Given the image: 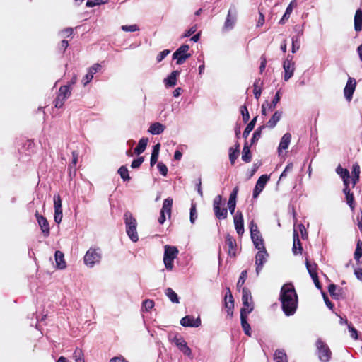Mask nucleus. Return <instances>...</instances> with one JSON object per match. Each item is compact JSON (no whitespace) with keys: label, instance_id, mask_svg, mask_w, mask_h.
Listing matches in <instances>:
<instances>
[{"label":"nucleus","instance_id":"nucleus-1","mask_svg":"<svg viewBox=\"0 0 362 362\" xmlns=\"http://www.w3.org/2000/svg\"><path fill=\"white\" fill-rule=\"evenodd\" d=\"M280 300L286 315L291 316L296 313L298 308V295L293 284H288L281 287Z\"/></svg>","mask_w":362,"mask_h":362},{"label":"nucleus","instance_id":"nucleus-2","mask_svg":"<svg viewBox=\"0 0 362 362\" xmlns=\"http://www.w3.org/2000/svg\"><path fill=\"white\" fill-rule=\"evenodd\" d=\"M124 219L128 236L133 242H137L139 236L136 231L137 221L136 218L130 211H127L124 214Z\"/></svg>","mask_w":362,"mask_h":362},{"label":"nucleus","instance_id":"nucleus-3","mask_svg":"<svg viewBox=\"0 0 362 362\" xmlns=\"http://www.w3.org/2000/svg\"><path fill=\"white\" fill-rule=\"evenodd\" d=\"M164 249V264L168 270L171 271L173 268L174 259L177 257L179 251L176 247L170 245H165Z\"/></svg>","mask_w":362,"mask_h":362},{"label":"nucleus","instance_id":"nucleus-4","mask_svg":"<svg viewBox=\"0 0 362 362\" xmlns=\"http://www.w3.org/2000/svg\"><path fill=\"white\" fill-rule=\"evenodd\" d=\"M222 205H223L222 197L221 195H217L213 202V210L216 218L218 220L226 219L228 216L227 208H221Z\"/></svg>","mask_w":362,"mask_h":362},{"label":"nucleus","instance_id":"nucleus-5","mask_svg":"<svg viewBox=\"0 0 362 362\" xmlns=\"http://www.w3.org/2000/svg\"><path fill=\"white\" fill-rule=\"evenodd\" d=\"M189 49L188 45H182L173 53V58L176 59L177 64H182L187 59L191 57V54L187 53Z\"/></svg>","mask_w":362,"mask_h":362},{"label":"nucleus","instance_id":"nucleus-6","mask_svg":"<svg viewBox=\"0 0 362 362\" xmlns=\"http://www.w3.org/2000/svg\"><path fill=\"white\" fill-rule=\"evenodd\" d=\"M316 346L320 360L322 362L329 361L331 358L332 352L328 346L322 340L319 339L316 342Z\"/></svg>","mask_w":362,"mask_h":362},{"label":"nucleus","instance_id":"nucleus-7","mask_svg":"<svg viewBox=\"0 0 362 362\" xmlns=\"http://www.w3.org/2000/svg\"><path fill=\"white\" fill-rule=\"evenodd\" d=\"M101 259L100 252L95 248H90L84 256V263L92 267L96 263H98Z\"/></svg>","mask_w":362,"mask_h":362},{"label":"nucleus","instance_id":"nucleus-8","mask_svg":"<svg viewBox=\"0 0 362 362\" xmlns=\"http://www.w3.org/2000/svg\"><path fill=\"white\" fill-rule=\"evenodd\" d=\"M35 216L44 237L47 238L50 235V227L47 219L40 214L38 211H35Z\"/></svg>","mask_w":362,"mask_h":362},{"label":"nucleus","instance_id":"nucleus-9","mask_svg":"<svg viewBox=\"0 0 362 362\" xmlns=\"http://www.w3.org/2000/svg\"><path fill=\"white\" fill-rule=\"evenodd\" d=\"M267 257H268V253H267L265 247L264 249L259 250V251L256 254L255 265H256V273L257 275L262 271L264 263L267 262Z\"/></svg>","mask_w":362,"mask_h":362},{"label":"nucleus","instance_id":"nucleus-10","mask_svg":"<svg viewBox=\"0 0 362 362\" xmlns=\"http://www.w3.org/2000/svg\"><path fill=\"white\" fill-rule=\"evenodd\" d=\"M253 310V308H242L240 310V321H241V326L243 327V329L245 332V334L247 336H250V325L247 322V314L250 313Z\"/></svg>","mask_w":362,"mask_h":362},{"label":"nucleus","instance_id":"nucleus-11","mask_svg":"<svg viewBox=\"0 0 362 362\" xmlns=\"http://www.w3.org/2000/svg\"><path fill=\"white\" fill-rule=\"evenodd\" d=\"M356 87V79L349 76L344 89V97L349 102L351 101L353 98V94L355 91Z\"/></svg>","mask_w":362,"mask_h":362},{"label":"nucleus","instance_id":"nucleus-12","mask_svg":"<svg viewBox=\"0 0 362 362\" xmlns=\"http://www.w3.org/2000/svg\"><path fill=\"white\" fill-rule=\"evenodd\" d=\"M269 180V176L264 174L261 175L259 179L257 181V183L255 185V189L253 190V198H257L259 194L261 193V192L264 188L267 182Z\"/></svg>","mask_w":362,"mask_h":362},{"label":"nucleus","instance_id":"nucleus-13","mask_svg":"<svg viewBox=\"0 0 362 362\" xmlns=\"http://www.w3.org/2000/svg\"><path fill=\"white\" fill-rule=\"evenodd\" d=\"M289 55L287 57V59L284 62L283 67L284 69V79L285 81H288L293 75V72L295 70V64L292 62L291 59H288Z\"/></svg>","mask_w":362,"mask_h":362},{"label":"nucleus","instance_id":"nucleus-14","mask_svg":"<svg viewBox=\"0 0 362 362\" xmlns=\"http://www.w3.org/2000/svg\"><path fill=\"white\" fill-rule=\"evenodd\" d=\"M234 226L238 235L244 233V219L241 211H238L233 217Z\"/></svg>","mask_w":362,"mask_h":362},{"label":"nucleus","instance_id":"nucleus-15","mask_svg":"<svg viewBox=\"0 0 362 362\" xmlns=\"http://www.w3.org/2000/svg\"><path fill=\"white\" fill-rule=\"evenodd\" d=\"M180 324L183 327H198L201 325V320L199 317L186 315L180 320Z\"/></svg>","mask_w":362,"mask_h":362},{"label":"nucleus","instance_id":"nucleus-16","mask_svg":"<svg viewBox=\"0 0 362 362\" xmlns=\"http://www.w3.org/2000/svg\"><path fill=\"white\" fill-rule=\"evenodd\" d=\"M173 341L175 342V345L177 346V348L186 356H191L192 354V350L191 349L187 346V342L185 341V339L182 337H175L173 339Z\"/></svg>","mask_w":362,"mask_h":362},{"label":"nucleus","instance_id":"nucleus-17","mask_svg":"<svg viewBox=\"0 0 362 362\" xmlns=\"http://www.w3.org/2000/svg\"><path fill=\"white\" fill-rule=\"evenodd\" d=\"M226 245L228 247V253L230 256H236L237 243L235 239L230 234L226 235Z\"/></svg>","mask_w":362,"mask_h":362},{"label":"nucleus","instance_id":"nucleus-18","mask_svg":"<svg viewBox=\"0 0 362 362\" xmlns=\"http://www.w3.org/2000/svg\"><path fill=\"white\" fill-rule=\"evenodd\" d=\"M242 301L243 308H254V306L252 305V302L250 303L249 301H252V295L251 292L249 288L246 287H243L242 289Z\"/></svg>","mask_w":362,"mask_h":362},{"label":"nucleus","instance_id":"nucleus-19","mask_svg":"<svg viewBox=\"0 0 362 362\" xmlns=\"http://www.w3.org/2000/svg\"><path fill=\"white\" fill-rule=\"evenodd\" d=\"M254 231L255 233L252 232V234H250V235H251V238H252V240L253 242L255 247L257 250L264 249L265 247H264V240L262 239L260 232L256 231L255 230Z\"/></svg>","mask_w":362,"mask_h":362},{"label":"nucleus","instance_id":"nucleus-20","mask_svg":"<svg viewBox=\"0 0 362 362\" xmlns=\"http://www.w3.org/2000/svg\"><path fill=\"white\" fill-rule=\"evenodd\" d=\"M236 21V13L235 11L232 12L231 9L228 11L226 21L224 23L223 28L226 30H231L233 28Z\"/></svg>","mask_w":362,"mask_h":362},{"label":"nucleus","instance_id":"nucleus-21","mask_svg":"<svg viewBox=\"0 0 362 362\" xmlns=\"http://www.w3.org/2000/svg\"><path fill=\"white\" fill-rule=\"evenodd\" d=\"M293 248H292L293 252L295 255L301 254L302 251H303V247L301 246L298 233L296 230H293Z\"/></svg>","mask_w":362,"mask_h":362},{"label":"nucleus","instance_id":"nucleus-22","mask_svg":"<svg viewBox=\"0 0 362 362\" xmlns=\"http://www.w3.org/2000/svg\"><path fill=\"white\" fill-rule=\"evenodd\" d=\"M282 111L277 110L276 111L270 118V119L267 122L266 127L269 129H273L277 124V122L281 119L282 117Z\"/></svg>","mask_w":362,"mask_h":362},{"label":"nucleus","instance_id":"nucleus-23","mask_svg":"<svg viewBox=\"0 0 362 362\" xmlns=\"http://www.w3.org/2000/svg\"><path fill=\"white\" fill-rule=\"evenodd\" d=\"M360 173H361L360 165H358V163H355L354 164H353V166H352V174H353V177L351 179L352 187H354L355 185L358 182L359 177H360Z\"/></svg>","mask_w":362,"mask_h":362},{"label":"nucleus","instance_id":"nucleus-24","mask_svg":"<svg viewBox=\"0 0 362 362\" xmlns=\"http://www.w3.org/2000/svg\"><path fill=\"white\" fill-rule=\"evenodd\" d=\"M354 29L356 32L362 30V10L358 8L356 10L354 16Z\"/></svg>","mask_w":362,"mask_h":362},{"label":"nucleus","instance_id":"nucleus-25","mask_svg":"<svg viewBox=\"0 0 362 362\" xmlns=\"http://www.w3.org/2000/svg\"><path fill=\"white\" fill-rule=\"evenodd\" d=\"M180 74V72L177 70L172 71L168 78L165 79V86L168 87L175 86L177 82V76H179Z\"/></svg>","mask_w":362,"mask_h":362},{"label":"nucleus","instance_id":"nucleus-26","mask_svg":"<svg viewBox=\"0 0 362 362\" xmlns=\"http://www.w3.org/2000/svg\"><path fill=\"white\" fill-rule=\"evenodd\" d=\"M165 129V127L161 123L154 122L150 126L148 132L153 135H157L163 133Z\"/></svg>","mask_w":362,"mask_h":362},{"label":"nucleus","instance_id":"nucleus-27","mask_svg":"<svg viewBox=\"0 0 362 362\" xmlns=\"http://www.w3.org/2000/svg\"><path fill=\"white\" fill-rule=\"evenodd\" d=\"M250 146H249L248 143L245 141L242 151V160L245 163H250L252 160Z\"/></svg>","mask_w":362,"mask_h":362},{"label":"nucleus","instance_id":"nucleus-28","mask_svg":"<svg viewBox=\"0 0 362 362\" xmlns=\"http://www.w3.org/2000/svg\"><path fill=\"white\" fill-rule=\"evenodd\" d=\"M291 135L290 133H286L281 138L280 144L279 145V151L286 150L288 148L291 142Z\"/></svg>","mask_w":362,"mask_h":362},{"label":"nucleus","instance_id":"nucleus-29","mask_svg":"<svg viewBox=\"0 0 362 362\" xmlns=\"http://www.w3.org/2000/svg\"><path fill=\"white\" fill-rule=\"evenodd\" d=\"M173 202V200L170 197L165 199L163 201V206H162L161 211H160L161 212H163L164 214H167L169 217H170V216H171Z\"/></svg>","mask_w":362,"mask_h":362},{"label":"nucleus","instance_id":"nucleus-30","mask_svg":"<svg viewBox=\"0 0 362 362\" xmlns=\"http://www.w3.org/2000/svg\"><path fill=\"white\" fill-rule=\"evenodd\" d=\"M54 256L57 268L61 269H64L66 267V262L64 261V254L58 250L55 252Z\"/></svg>","mask_w":362,"mask_h":362},{"label":"nucleus","instance_id":"nucleus-31","mask_svg":"<svg viewBox=\"0 0 362 362\" xmlns=\"http://www.w3.org/2000/svg\"><path fill=\"white\" fill-rule=\"evenodd\" d=\"M148 139V138H141L134 149V153L137 155L142 153L146 148Z\"/></svg>","mask_w":362,"mask_h":362},{"label":"nucleus","instance_id":"nucleus-32","mask_svg":"<svg viewBox=\"0 0 362 362\" xmlns=\"http://www.w3.org/2000/svg\"><path fill=\"white\" fill-rule=\"evenodd\" d=\"M225 307L227 309L228 315H233V310L234 308V300L232 293H230V300H228V294H226L224 298Z\"/></svg>","mask_w":362,"mask_h":362},{"label":"nucleus","instance_id":"nucleus-33","mask_svg":"<svg viewBox=\"0 0 362 362\" xmlns=\"http://www.w3.org/2000/svg\"><path fill=\"white\" fill-rule=\"evenodd\" d=\"M280 99H281V93H280V90H278L276 93L272 103H269L267 100L265 101V103H267V106H268V110L269 111H273L276 108V105L280 101Z\"/></svg>","mask_w":362,"mask_h":362},{"label":"nucleus","instance_id":"nucleus-34","mask_svg":"<svg viewBox=\"0 0 362 362\" xmlns=\"http://www.w3.org/2000/svg\"><path fill=\"white\" fill-rule=\"evenodd\" d=\"M265 128H266L265 125H261L254 132V133L252 134V137L250 140V146H252L254 144L257 142V141L260 139V137L262 136V130L264 129Z\"/></svg>","mask_w":362,"mask_h":362},{"label":"nucleus","instance_id":"nucleus-35","mask_svg":"<svg viewBox=\"0 0 362 362\" xmlns=\"http://www.w3.org/2000/svg\"><path fill=\"white\" fill-rule=\"evenodd\" d=\"M262 82L260 81V79L255 80L253 84V93L255 98L258 100L262 94Z\"/></svg>","mask_w":362,"mask_h":362},{"label":"nucleus","instance_id":"nucleus-36","mask_svg":"<svg viewBox=\"0 0 362 362\" xmlns=\"http://www.w3.org/2000/svg\"><path fill=\"white\" fill-rule=\"evenodd\" d=\"M257 116L255 117L247 125L246 128L245 129L243 133V138L245 139H247V136H249L250 133L252 131V129H254L255 124H256V122H257Z\"/></svg>","mask_w":362,"mask_h":362},{"label":"nucleus","instance_id":"nucleus-37","mask_svg":"<svg viewBox=\"0 0 362 362\" xmlns=\"http://www.w3.org/2000/svg\"><path fill=\"white\" fill-rule=\"evenodd\" d=\"M71 93L70 86L66 85L59 88L58 95L66 100L71 95Z\"/></svg>","mask_w":362,"mask_h":362},{"label":"nucleus","instance_id":"nucleus-38","mask_svg":"<svg viewBox=\"0 0 362 362\" xmlns=\"http://www.w3.org/2000/svg\"><path fill=\"white\" fill-rule=\"evenodd\" d=\"M165 295L168 297V298L170 300L171 302L174 303H179V298L177 296V294L171 288H168L165 290Z\"/></svg>","mask_w":362,"mask_h":362},{"label":"nucleus","instance_id":"nucleus-39","mask_svg":"<svg viewBox=\"0 0 362 362\" xmlns=\"http://www.w3.org/2000/svg\"><path fill=\"white\" fill-rule=\"evenodd\" d=\"M305 264H306V268L308 269V272L310 274V276H311V278H313L314 276V275L315 276H317V264H315V263H313V264H311L308 262V260H306V262H305Z\"/></svg>","mask_w":362,"mask_h":362},{"label":"nucleus","instance_id":"nucleus-40","mask_svg":"<svg viewBox=\"0 0 362 362\" xmlns=\"http://www.w3.org/2000/svg\"><path fill=\"white\" fill-rule=\"evenodd\" d=\"M274 359L275 362H287L286 354L284 351L276 350L274 353Z\"/></svg>","mask_w":362,"mask_h":362},{"label":"nucleus","instance_id":"nucleus-41","mask_svg":"<svg viewBox=\"0 0 362 362\" xmlns=\"http://www.w3.org/2000/svg\"><path fill=\"white\" fill-rule=\"evenodd\" d=\"M117 173L120 175L121 178L124 181H129L131 180V177L129 175L128 169L126 166L122 165L119 169Z\"/></svg>","mask_w":362,"mask_h":362},{"label":"nucleus","instance_id":"nucleus-42","mask_svg":"<svg viewBox=\"0 0 362 362\" xmlns=\"http://www.w3.org/2000/svg\"><path fill=\"white\" fill-rule=\"evenodd\" d=\"M362 257V241L358 240L356 243V247L354 252V259L360 263V259Z\"/></svg>","mask_w":362,"mask_h":362},{"label":"nucleus","instance_id":"nucleus-43","mask_svg":"<svg viewBox=\"0 0 362 362\" xmlns=\"http://www.w3.org/2000/svg\"><path fill=\"white\" fill-rule=\"evenodd\" d=\"M336 172L343 180L350 177L349 171L346 168H343L340 165L336 168Z\"/></svg>","mask_w":362,"mask_h":362},{"label":"nucleus","instance_id":"nucleus-44","mask_svg":"<svg viewBox=\"0 0 362 362\" xmlns=\"http://www.w3.org/2000/svg\"><path fill=\"white\" fill-rule=\"evenodd\" d=\"M72 160L71 164L69 166V170L71 172L72 168H75L78 159V152L77 151H73L72 153ZM74 173H76V169L74 170Z\"/></svg>","mask_w":362,"mask_h":362},{"label":"nucleus","instance_id":"nucleus-45","mask_svg":"<svg viewBox=\"0 0 362 362\" xmlns=\"http://www.w3.org/2000/svg\"><path fill=\"white\" fill-rule=\"evenodd\" d=\"M247 277V270H243L240 275L239 279L237 283V288L240 290V288L243 286Z\"/></svg>","mask_w":362,"mask_h":362},{"label":"nucleus","instance_id":"nucleus-46","mask_svg":"<svg viewBox=\"0 0 362 362\" xmlns=\"http://www.w3.org/2000/svg\"><path fill=\"white\" fill-rule=\"evenodd\" d=\"M76 362H85L83 354L81 349L76 348L73 354Z\"/></svg>","mask_w":362,"mask_h":362},{"label":"nucleus","instance_id":"nucleus-47","mask_svg":"<svg viewBox=\"0 0 362 362\" xmlns=\"http://www.w3.org/2000/svg\"><path fill=\"white\" fill-rule=\"evenodd\" d=\"M239 156V153L237 150H233V148L231 147L229 148V160L230 161L231 165H234L235 160Z\"/></svg>","mask_w":362,"mask_h":362},{"label":"nucleus","instance_id":"nucleus-48","mask_svg":"<svg viewBox=\"0 0 362 362\" xmlns=\"http://www.w3.org/2000/svg\"><path fill=\"white\" fill-rule=\"evenodd\" d=\"M54 210H62V201L59 194L54 196Z\"/></svg>","mask_w":362,"mask_h":362},{"label":"nucleus","instance_id":"nucleus-49","mask_svg":"<svg viewBox=\"0 0 362 362\" xmlns=\"http://www.w3.org/2000/svg\"><path fill=\"white\" fill-rule=\"evenodd\" d=\"M240 112L243 116V121L244 123H247L250 119V114L247 110L246 105H243L240 107Z\"/></svg>","mask_w":362,"mask_h":362},{"label":"nucleus","instance_id":"nucleus-50","mask_svg":"<svg viewBox=\"0 0 362 362\" xmlns=\"http://www.w3.org/2000/svg\"><path fill=\"white\" fill-rule=\"evenodd\" d=\"M197 218L196 204L192 203L190 208V221L194 223L195 219Z\"/></svg>","mask_w":362,"mask_h":362},{"label":"nucleus","instance_id":"nucleus-51","mask_svg":"<svg viewBox=\"0 0 362 362\" xmlns=\"http://www.w3.org/2000/svg\"><path fill=\"white\" fill-rule=\"evenodd\" d=\"M346 203L349 204L351 210H354L355 208L354 205V194L351 192L346 195Z\"/></svg>","mask_w":362,"mask_h":362},{"label":"nucleus","instance_id":"nucleus-52","mask_svg":"<svg viewBox=\"0 0 362 362\" xmlns=\"http://www.w3.org/2000/svg\"><path fill=\"white\" fill-rule=\"evenodd\" d=\"M293 164L292 163H288L286 166L284 170L281 173L279 180H281L282 178L286 177L287 176L288 173L293 170Z\"/></svg>","mask_w":362,"mask_h":362},{"label":"nucleus","instance_id":"nucleus-53","mask_svg":"<svg viewBox=\"0 0 362 362\" xmlns=\"http://www.w3.org/2000/svg\"><path fill=\"white\" fill-rule=\"evenodd\" d=\"M122 30L124 32H135L139 30V28L137 25H122Z\"/></svg>","mask_w":362,"mask_h":362},{"label":"nucleus","instance_id":"nucleus-54","mask_svg":"<svg viewBox=\"0 0 362 362\" xmlns=\"http://www.w3.org/2000/svg\"><path fill=\"white\" fill-rule=\"evenodd\" d=\"M154 306V302L152 300L146 299L143 302V308L146 311H149Z\"/></svg>","mask_w":362,"mask_h":362},{"label":"nucleus","instance_id":"nucleus-55","mask_svg":"<svg viewBox=\"0 0 362 362\" xmlns=\"http://www.w3.org/2000/svg\"><path fill=\"white\" fill-rule=\"evenodd\" d=\"M157 168L160 172V173L163 175L166 176L168 174V168L167 166L162 162H159L157 165Z\"/></svg>","mask_w":362,"mask_h":362},{"label":"nucleus","instance_id":"nucleus-56","mask_svg":"<svg viewBox=\"0 0 362 362\" xmlns=\"http://www.w3.org/2000/svg\"><path fill=\"white\" fill-rule=\"evenodd\" d=\"M144 160V158L143 156L139 157L137 159H134L131 164V167L132 168H138L141 166L142 163Z\"/></svg>","mask_w":362,"mask_h":362},{"label":"nucleus","instance_id":"nucleus-57","mask_svg":"<svg viewBox=\"0 0 362 362\" xmlns=\"http://www.w3.org/2000/svg\"><path fill=\"white\" fill-rule=\"evenodd\" d=\"M65 100V98L60 97V95H57V98L54 100V107L56 108L62 107L64 105Z\"/></svg>","mask_w":362,"mask_h":362},{"label":"nucleus","instance_id":"nucleus-58","mask_svg":"<svg viewBox=\"0 0 362 362\" xmlns=\"http://www.w3.org/2000/svg\"><path fill=\"white\" fill-rule=\"evenodd\" d=\"M336 289H337V286L334 284H331L328 286V291H329L330 296L334 298H338V294L335 292Z\"/></svg>","mask_w":362,"mask_h":362},{"label":"nucleus","instance_id":"nucleus-59","mask_svg":"<svg viewBox=\"0 0 362 362\" xmlns=\"http://www.w3.org/2000/svg\"><path fill=\"white\" fill-rule=\"evenodd\" d=\"M69 46V42L66 40H63L61 41V42L58 45V49L62 52L64 53L65 50Z\"/></svg>","mask_w":362,"mask_h":362},{"label":"nucleus","instance_id":"nucleus-60","mask_svg":"<svg viewBox=\"0 0 362 362\" xmlns=\"http://www.w3.org/2000/svg\"><path fill=\"white\" fill-rule=\"evenodd\" d=\"M62 210H54V218L57 223H60L62 220Z\"/></svg>","mask_w":362,"mask_h":362},{"label":"nucleus","instance_id":"nucleus-61","mask_svg":"<svg viewBox=\"0 0 362 362\" xmlns=\"http://www.w3.org/2000/svg\"><path fill=\"white\" fill-rule=\"evenodd\" d=\"M93 78V75L88 71L85 76L82 78L81 82L83 83V86H86L89 82L91 81Z\"/></svg>","mask_w":362,"mask_h":362},{"label":"nucleus","instance_id":"nucleus-62","mask_svg":"<svg viewBox=\"0 0 362 362\" xmlns=\"http://www.w3.org/2000/svg\"><path fill=\"white\" fill-rule=\"evenodd\" d=\"M170 53V50L165 49L160 52L156 57L157 62H160L168 54Z\"/></svg>","mask_w":362,"mask_h":362},{"label":"nucleus","instance_id":"nucleus-63","mask_svg":"<svg viewBox=\"0 0 362 362\" xmlns=\"http://www.w3.org/2000/svg\"><path fill=\"white\" fill-rule=\"evenodd\" d=\"M261 63L259 66V72L260 74H262V72L264 71L266 65H267V58L264 54L261 56Z\"/></svg>","mask_w":362,"mask_h":362},{"label":"nucleus","instance_id":"nucleus-64","mask_svg":"<svg viewBox=\"0 0 362 362\" xmlns=\"http://www.w3.org/2000/svg\"><path fill=\"white\" fill-rule=\"evenodd\" d=\"M109 362H128L122 356L112 358Z\"/></svg>","mask_w":362,"mask_h":362}]
</instances>
